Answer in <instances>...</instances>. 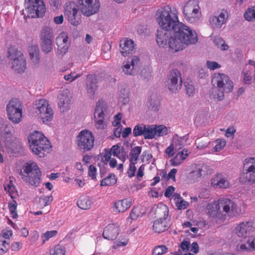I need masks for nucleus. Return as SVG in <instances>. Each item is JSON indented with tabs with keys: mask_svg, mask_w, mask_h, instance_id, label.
<instances>
[{
	"mask_svg": "<svg viewBox=\"0 0 255 255\" xmlns=\"http://www.w3.org/2000/svg\"><path fill=\"white\" fill-rule=\"evenodd\" d=\"M9 247V242H6L0 238V254H4L7 252Z\"/></svg>",
	"mask_w": 255,
	"mask_h": 255,
	"instance_id": "obj_45",
	"label": "nucleus"
},
{
	"mask_svg": "<svg viewBox=\"0 0 255 255\" xmlns=\"http://www.w3.org/2000/svg\"><path fill=\"white\" fill-rule=\"evenodd\" d=\"M249 248L250 247L247 244H242L237 246V250L238 252H251Z\"/></svg>",
	"mask_w": 255,
	"mask_h": 255,
	"instance_id": "obj_57",
	"label": "nucleus"
},
{
	"mask_svg": "<svg viewBox=\"0 0 255 255\" xmlns=\"http://www.w3.org/2000/svg\"><path fill=\"white\" fill-rule=\"evenodd\" d=\"M65 16L71 24L77 26L81 22V14H78V7L75 2L70 1L65 4Z\"/></svg>",
	"mask_w": 255,
	"mask_h": 255,
	"instance_id": "obj_14",
	"label": "nucleus"
},
{
	"mask_svg": "<svg viewBox=\"0 0 255 255\" xmlns=\"http://www.w3.org/2000/svg\"><path fill=\"white\" fill-rule=\"evenodd\" d=\"M128 239H124V241H116L114 242L113 249H117L122 246H126L128 245Z\"/></svg>",
	"mask_w": 255,
	"mask_h": 255,
	"instance_id": "obj_54",
	"label": "nucleus"
},
{
	"mask_svg": "<svg viewBox=\"0 0 255 255\" xmlns=\"http://www.w3.org/2000/svg\"><path fill=\"white\" fill-rule=\"evenodd\" d=\"M148 109L150 110L156 112L159 110V102L155 97H151L149 101Z\"/></svg>",
	"mask_w": 255,
	"mask_h": 255,
	"instance_id": "obj_41",
	"label": "nucleus"
},
{
	"mask_svg": "<svg viewBox=\"0 0 255 255\" xmlns=\"http://www.w3.org/2000/svg\"><path fill=\"white\" fill-rule=\"evenodd\" d=\"M77 204L80 208L83 210H87L91 207L92 201L89 197L82 196L79 198Z\"/></svg>",
	"mask_w": 255,
	"mask_h": 255,
	"instance_id": "obj_34",
	"label": "nucleus"
},
{
	"mask_svg": "<svg viewBox=\"0 0 255 255\" xmlns=\"http://www.w3.org/2000/svg\"><path fill=\"white\" fill-rule=\"evenodd\" d=\"M117 182V179L114 174H110L106 178H104L101 182L100 185L103 186H111L115 184Z\"/></svg>",
	"mask_w": 255,
	"mask_h": 255,
	"instance_id": "obj_36",
	"label": "nucleus"
},
{
	"mask_svg": "<svg viewBox=\"0 0 255 255\" xmlns=\"http://www.w3.org/2000/svg\"><path fill=\"white\" fill-rule=\"evenodd\" d=\"M68 36L65 35L59 36L57 39L58 51L63 54H65L69 48V43L68 42Z\"/></svg>",
	"mask_w": 255,
	"mask_h": 255,
	"instance_id": "obj_27",
	"label": "nucleus"
},
{
	"mask_svg": "<svg viewBox=\"0 0 255 255\" xmlns=\"http://www.w3.org/2000/svg\"><path fill=\"white\" fill-rule=\"evenodd\" d=\"M96 168L93 165H91L89 168V175L93 179L96 178Z\"/></svg>",
	"mask_w": 255,
	"mask_h": 255,
	"instance_id": "obj_59",
	"label": "nucleus"
},
{
	"mask_svg": "<svg viewBox=\"0 0 255 255\" xmlns=\"http://www.w3.org/2000/svg\"><path fill=\"white\" fill-rule=\"evenodd\" d=\"M141 151V147L135 146L131 148L129 153L130 159L129 161H133L137 162L139 156Z\"/></svg>",
	"mask_w": 255,
	"mask_h": 255,
	"instance_id": "obj_35",
	"label": "nucleus"
},
{
	"mask_svg": "<svg viewBox=\"0 0 255 255\" xmlns=\"http://www.w3.org/2000/svg\"><path fill=\"white\" fill-rule=\"evenodd\" d=\"M244 162L239 181L246 185H252L255 183V157L247 158Z\"/></svg>",
	"mask_w": 255,
	"mask_h": 255,
	"instance_id": "obj_7",
	"label": "nucleus"
},
{
	"mask_svg": "<svg viewBox=\"0 0 255 255\" xmlns=\"http://www.w3.org/2000/svg\"><path fill=\"white\" fill-rule=\"evenodd\" d=\"M212 83L213 87L209 92V97L215 102L222 101L225 97V93L232 92L234 87L233 83L230 78L223 73L214 74Z\"/></svg>",
	"mask_w": 255,
	"mask_h": 255,
	"instance_id": "obj_2",
	"label": "nucleus"
},
{
	"mask_svg": "<svg viewBox=\"0 0 255 255\" xmlns=\"http://www.w3.org/2000/svg\"><path fill=\"white\" fill-rule=\"evenodd\" d=\"M187 156V150L185 151V149H183L182 151L179 152L174 158L170 160L171 164L174 166L180 165Z\"/></svg>",
	"mask_w": 255,
	"mask_h": 255,
	"instance_id": "obj_33",
	"label": "nucleus"
},
{
	"mask_svg": "<svg viewBox=\"0 0 255 255\" xmlns=\"http://www.w3.org/2000/svg\"><path fill=\"white\" fill-rule=\"evenodd\" d=\"M139 212L137 208H133L130 213L129 217L131 220H136L139 216Z\"/></svg>",
	"mask_w": 255,
	"mask_h": 255,
	"instance_id": "obj_61",
	"label": "nucleus"
},
{
	"mask_svg": "<svg viewBox=\"0 0 255 255\" xmlns=\"http://www.w3.org/2000/svg\"><path fill=\"white\" fill-rule=\"evenodd\" d=\"M185 90L186 94L189 96H192L195 92V89L192 84L190 83H185Z\"/></svg>",
	"mask_w": 255,
	"mask_h": 255,
	"instance_id": "obj_53",
	"label": "nucleus"
},
{
	"mask_svg": "<svg viewBox=\"0 0 255 255\" xmlns=\"http://www.w3.org/2000/svg\"><path fill=\"white\" fill-rule=\"evenodd\" d=\"M207 67L212 70H214L216 69L219 68L221 66L215 61H211L208 60L206 62Z\"/></svg>",
	"mask_w": 255,
	"mask_h": 255,
	"instance_id": "obj_52",
	"label": "nucleus"
},
{
	"mask_svg": "<svg viewBox=\"0 0 255 255\" xmlns=\"http://www.w3.org/2000/svg\"><path fill=\"white\" fill-rule=\"evenodd\" d=\"M22 169L20 175L23 181L31 186L38 187L41 182V172L36 163L30 161L27 162Z\"/></svg>",
	"mask_w": 255,
	"mask_h": 255,
	"instance_id": "obj_6",
	"label": "nucleus"
},
{
	"mask_svg": "<svg viewBox=\"0 0 255 255\" xmlns=\"http://www.w3.org/2000/svg\"><path fill=\"white\" fill-rule=\"evenodd\" d=\"M176 205L178 209L181 210L187 208L189 206V204L182 198L180 200L176 201Z\"/></svg>",
	"mask_w": 255,
	"mask_h": 255,
	"instance_id": "obj_51",
	"label": "nucleus"
},
{
	"mask_svg": "<svg viewBox=\"0 0 255 255\" xmlns=\"http://www.w3.org/2000/svg\"><path fill=\"white\" fill-rule=\"evenodd\" d=\"M28 140L32 152L40 157H44V152L51 147L49 141L39 131H35L30 134Z\"/></svg>",
	"mask_w": 255,
	"mask_h": 255,
	"instance_id": "obj_5",
	"label": "nucleus"
},
{
	"mask_svg": "<svg viewBox=\"0 0 255 255\" xmlns=\"http://www.w3.org/2000/svg\"><path fill=\"white\" fill-rule=\"evenodd\" d=\"M53 200L52 196H44L39 198V204L41 206L45 207L49 204Z\"/></svg>",
	"mask_w": 255,
	"mask_h": 255,
	"instance_id": "obj_48",
	"label": "nucleus"
},
{
	"mask_svg": "<svg viewBox=\"0 0 255 255\" xmlns=\"http://www.w3.org/2000/svg\"><path fill=\"white\" fill-rule=\"evenodd\" d=\"M16 207L17 203L15 200H12L8 203V208L13 218H16L17 217V214L16 212Z\"/></svg>",
	"mask_w": 255,
	"mask_h": 255,
	"instance_id": "obj_46",
	"label": "nucleus"
},
{
	"mask_svg": "<svg viewBox=\"0 0 255 255\" xmlns=\"http://www.w3.org/2000/svg\"><path fill=\"white\" fill-rule=\"evenodd\" d=\"M207 214L211 217L221 218L220 209L222 208L224 212L228 213L230 216H237L241 214L236 204L229 199H225L224 202L219 203H213L207 206Z\"/></svg>",
	"mask_w": 255,
	"mask_h": 255,
	"instance_id": "obj_4",
	"label": "nucleus"
},
{
	"mask_svg": "<svg viewBox=\"0 0 255 255\" xmlns=\"http://www.w3.org/2000/svg\"><path fill=\"white\" fill-rule=\"evenodd\" d=\"M57 233V231H55V230L51 231H47L44 234L45 239L43 240V243H44L45 242V241L48 240L50 238H52V237L55 236Z\"/></svg>",
	"mask_w": 255,
	"mask_h": 255,
	"instance_id": "obj_58",
	"label": "nucleus"
},
{
	"mask_svg": "<svg viewBox=\"0 0 255 255\" xmlns=\"http://www.w3.org/2000/svg\"><path fill=\"white\" fill-rule=\"evenodd\" d=\"M82 13L90 16L99 12L100 3L99 0H78Z\"/></svg>",
	"mask_w": 255,
	"mask_h": 255,
	"instance_id": "obj_16",
	"label": "nucleus"
},
{
	"mask_svg": "<svg viewBox=\"0 0 255 255\" xmlns=\"http://www.w3.org/2000/svg\"><path fill=\"white\" fill-rule=\"evenodd\" d=\"M187 139L186 135L179 137L177 134H175L172 137L171 143L175 149V151H177L181 149L185 145Z\"/></svg>",
	"mask_w": 255,
	"mask_h": 255,
	"instance_id": "obj_26",
	"label": "nucleus"
},
{
	"mask_svg": "<svg viewBox=\"0 0 255 255\" xmlns=\"http://www.w3.org/2000/svg\"><path fill=\"white\" fill-rule=\"evenodd\" d=\"M105 109L106 105L105 102L101 100L98 101L96 105L94 117L97 128L99 129L105 128L104 112Z\"/></svg>",
	"mask_w": 255,
	"mask_h": 255,
	"instance_id": "obj_18",
	"label": "nucleus"
},
{
	"mask_svg": "<svg viewBox=\"0 0 255 255\" xmlns=\"http://www.w3.org/2000/svg\"><path fill=\"white\" fill-rule=\"evenodd\" d=\"M243 81L247 85H251L252 84V73L249 70L243 72Z\"/></svg>",
	"mask_w": 255,
	"mask_h": 255,
	"instance_id": "obj_47",
	"label": "nucleus"
},
{
	"mask_svg": "<svg viewBox=\"0 0 255 255\" xmlns=\"http://www.w3.org/2000/svg\"><path fill=\"white\" fill-rule=\"evenodd\" d=\"M86 81L87 94L90 98H93L98 87L96 77L93 75H88Z\"/></svg>",
	"mask_w": 255,
	"mask_h": 255,
	"instance_id": "obj_24",
	"label": "nucleus"
},
{
	"mask_svg": "<svg viewBox=\"0 0 255 255\" xmlns=\"http://www.w3.org/2000/svg\"><path fill=\"white\" fill-rule=\"evenodd\" d=\"M122 69L124 73L127 75H134L137 73L135 69L129 64V61L124 62Z\"/></svg>",
	"mask_w": 255,
	"mask_h": 255,
	"instance_id": "obj_38",
	"label": "nucleus"
},
{
	"mask_svg": "<svg viewBox=\"0 0 255 255\" xmlns=\"http://www.w3.org/2000/svg\"><path fill=\"white\" fill-rule=\"evenodd\" d=\"M65 252L64 248L59 245L55 246L50 250L51 255H65Z\"/></svg>",
	"mask_w": 255,
	"mask_h": 255,
	"instance_id": "obj_43",
	"label": "nucleus"
},
{
	"mask_svg": "<svg viewBox=\"0 0 255 255\" xmlns=\"http://www.w3.org/2000/svg\"><path fill=\"white\" fill-rule=\"evenodd\" d=\"M120 233L119 227L114 224H109L104 229L103 237L108 240H115Z\"/></svg>",
	"mask_w": 255,
	"mask_h": 255,
	"instance_id": "obj_25",
	"label": "nucleus"
},
{
	"mask_svg": "<svg viewBox=\"0 0 255 255\" xmlns=\"http://www.w3.org/2000/svg\"><path fill=\"white\" fill-rule=\"evenodd\" d=\"M140 60L137 56H133L131 58V61L129 62V64L131 65V67H133L137 73L138 71V67L139 65Z\"/></svg>",
	"mask_w": 255,
	"mask_h": 255,
	"instance_id": "obj_50",
	"label": "nucleus"
},
{
	"mask_svg": "<svg viewBox=\"0 0 255 255\" xmlns=\"http://www.w3.org/2000/svg\"><path fill=\"white\" fill-rule=\"evenodd\" d=\"M247 244L250 247L251 252L255 251V238L253 237H249L247 241Z\"/></svg>",
	"mask_w": 255,
	"mask_h": 255,
	"instance_id": "obj_55",
	"label": "nucleus"
},
{
	"mask_svg": "<svg viewBox=\"0 0 255 255\" xmlns=\"http://www.w3.org/2000/svg\"><path fill=\"white\" fill-rule=\"evenodd\" d=\"M145 129V125L140 124L134 127L133 130V134L134 136H138L144 135V131Z\"/></svg>",
	"mask_w": 255,
	"mask_h": 255,
	"instance_id": "obj_42",
	"label": "nucleus"
},
{
	"mask_svg": "<svg viewBox=\"0 0 255 255\" xmlns=\"http://www.w3.org/2000/svg\"><path fill=\"white\" fill-rule=\"evenodd\" d=\"M182 80L181 74L177 69L170 70L167 76L166 87L172 93H176L180 89Z\"/></svg>",
	"mask_w": 255,
	"mask_h": 255,
	"instance_id": "obj_15",
	"label": "nucleus"
},
{
	"mask_svg": "<svg viewBox=\"0 0 255 255\" xmlns=\"http://www.w3.org/2000/svg\"><path fill=\"white\" fill-rule=\"evenodd\" d=\"M8 52L9 57L13 59L11 68L17 73L23 72L26 68V63L22 52L13 47L9 48Z\"/></svg>",
	"mask_w": 255,
	"mask_h": 255,
	"instance_id": "obj_9",
	"label": "nucleus"
},
{
	"mask_svg": "<svg viewBox=\"0 0 255 255\" xmlns=\"http://www.w3.org/2000/svg\"><path fill=\"white\" fill-rule=\"evenodd\" d=\"M129 89L128 88L122 89L119 93L118 103L121 106L126 105L129 101Z\"/></svg>",
	"mask_w": 255,
	"mask_h": 255,
	"instance_id": "obj_29",
	"label": "nucleus"
},
{
	"mask_svg": "<svg viewBox=\"0 0 255 255\" xmlns=\"http://www.w3.org/2000/svg\"><path fill=\"white\" fill-rule=\"evenodd\" d=\"M190 242L186 241H183L180 244V248L184 252H187L190 247Z\"/></svg>",
	"mask_w": 255,
	"mask_h": 255,
	"instance_id": "obj_60",
	"label": "nucleus"
},
{
	"mask_svg": "<svg viewBox=\"0 0 255 255\" xmlns=\"http://www.w3.org/2000/svg\"><path fill=\"white\" fill-rule=\"evenodd\" d=\"M154 128L155 136H164L166 135L168 133L167 128L163 125H159L158 126L154 125Z\"/></svg>",
	"mask_w": 255,
	"mask_h": 255,
	"instance_id": "obj_39",
	"label": "nucleus"
},
{
	"mask_svg": "<svg viewBox=\"0 0 255 255\" xmlns=\"http://www.w3.org/2000/svg\"><path fill=\"white\" fill-rule=\"evenodd\" d=\"M12 127L3 119H0V136L7 142L12 141Z\"/></svg>",
	"mask_w": 255,
	"mask_h": 255,
	"instance_id": "obj_21",
	"label": "nucleus"
},
{
	"mask_svg": "<svg viewBox=\"0 0 255 255\" xmlns=\"http://www.w3.org/2000/svg\"><path fill=\"white\" fill-rule=\"evenodd\" d=\"M185 18L191 23L198 20L201 16L199 6L197 0H190L185 4L183 8Z\"/></svg>",
	"mask_w": 255,
	"mask_h": 255,
	"instance_id": "obj_13",
	"label": "nucleus"
},
{
	"mask_svg": "<svg viewBox=\"0 0 255 255\" xmlns=\"http://www.w3.org/2000/svg\"><path fill=\"white\" fill-rule=\"evenodd\" d=\"M244 17L249 21L255 19V6L248 8L244 13Z\"/></svg>",
	"mask_w": 255,
	"mask_h": 255,
	"instance_id": "obj_40",
	"label": "nucleus"
},
{
	"mask_svg": "<svg viewBox=\"0 0 255 255\" xmlns=\"http://www.w3.org/2000/svg\"><path fill=\"white\" fill-rule=\"evenodd\" d=\"M30 58L35 66H37L39 61V51L38 46L36 45H32L28 48Z\"/></svg>",
	"mask_w": 255,
	"mask_h": 255,
	"instance_id": "obj_28",
	"label": "nucleus"
},
{
	"mask_svg": "<svg viewBox=\"0 0 255 255\" xmlns=\"http://www.w3.org/2000/svg\"><path fill=\"white\" fill-rule=\"evenodd\" d=\"M187 38L189 39L188 41H181V48L178 49H175L170 46V41H174L175 32L173 29L166 30L161 28L157 30L156 33V42L158 45L160 47H164L168 44L169 48L173 52H177L183 50L186 46L190 44H194L198 42L197 34L196 32H191L190 35H187Z\"/></svg>",
	"mask_w": 255,
	"mask_h": 255,
	"instance_id": "obj_3",
	"label": "nucleus"
},
{
	"mask_svg": "<svg viewBox=\"0 0 255 255\" xmlns=\"http://www.w3.org/2000/svg\"><path fill=\"white\" fill-rule=\"evenodd\" d=\"M53 30L48 26L43 28L41 32V47L43 52L48 54L52 50Z\"/></svg>",
	"mask_w": 255,
	"mask_h": 255,
	"instance_id": "obj_17",
	"label": "nucleus"
},
{
	"mask_svg": "<svg viewBox=\"0 0 255 255\" xmlns=\"http://www.w3.org/2000/svg\"><path fill=\"white\" fill-rule=\"evenodd\" d=\"M25 11L29 17H42L45 10V5L42 0H25Z\"/></svg>",
	"mask_w": 255,
	"mask_h": 255,
	"instance_id": "obj_8",
	"label": "nucleus"
},
{
	"mask_svg": "<svg viewBox=\"0 0 255 255\" xmlns=\"http://www.w3.org/2000/svg\"><path fill=\"white\" fill-rule=\"evenodd\" d=\"M120 147L118 145H115L112 146L110 152H111V154L115 156H118V154L120 152Z\"/></svg>",
	"mask_w": 255,
	"mask_h": 255,
	"instance_id": "obj_63",
	"label": "nucleus"
},
{
	"mask_svg": "<svg viewBox=\"0 0 255 255\" xmlns=\"http://www.w3.org/2000/svg\"><path fill=\"white\" fill-rule=\"evenodd\" d=\"M156 20L161 28L166 30L173 29L175 32L174 41H170V46L173 49L181 48L182 41H188L187 35H190L193 31L189 27L180 22L178 20L177 11L172 10L168 5L161 7L156 12Z\"/></svg>",
	"mask_w": 255,
	"mask_h": 255,
	"instance_id": "obj_1",
	"label": "nucleus"
},
{
	"mask_svg": "<svg viewBox=\"0 0 255 255\" xmlns=\"http://www.w3.org/2000/svg\"><path fill=\"white\" fill-rule=\"evenodd\" d=\"M131 205V202L127 199L119 200L115 203V208L118 212H124Z\"/></svg>",
	"mask_w": 255,
	"mask_h": 255,
	"instance_id": "obj_30",
	"label": "nucleus"
},
{
	"mask_svg": "<svg viewBox=\"0 0 255 255\" xmlns=\"http://www.w3.org/2000/svg\"><path fill=\"white\" fill-rule=\"evenodd\" d=\"M226 142L224 140H220L218 143L214 147L215 152L219 151L222 150L226 145Z\"/></svg>",
	"mask_w": 255,
	"mask_h": 255,
	"instance_id": "obj_56",
	"label": "nucleus"
},
{
	"mask_svg": "<svg viewBox=\"0 0 255 255\" xmlns=\"http://www.w3.org/2000/svg\"><path fill=\"white\" fill-rule=\"evenodd\" d=\"M95 137L87 129L82 130L77 137V146L83 152L91 150L94 147Z\"/></svg>",
	"mask_w": 255,
	"mask_h": 255,
	"instance_id": "obj_11",
	"label": "nucleus"
},
{
	"mask_svg": "<svg viewBox=\"0 0 255 255\" xmlns=\"http://www.w3.org/2000/svg\"><path fill=\"white\" fill-rule=\"evenodd\" d=\"M174 190L175 188L173 186H168L165 191L164 196L166 197H170L172 194V193L174 192Z\"/></svg>",
	"mask_w": 255,
	"mask_h": 255,
	"instance_id": "obj_62",
	"label": "nucleus"
},
{
	"mask_svg": "<svg viewBox=\"0 0 255 255\" xmlns=\"http://www.w3.org/2000/svg\"><path fill=\"white\" fill-rule=\"evenodd\" d=\"M236 131V130L234 127H230L227 129L225 135L228 137H231L234 135Z\"/></svg>",
	"mask_w": 255,
	"mask_h": 255,
	"instance_id": "obj_64",
	"label": "nucleus"
},
{
	"mask_svg": "<svg viewBox=\"0 0 255 255\" xmlns=\"http://www.w3.org/2000/svg\"><path fill=\"white\" fill-rule=\"evenodd\" d=\"M211 184L214 187L226 188L229 186V182L225 178H221L220 175H217L211 180Z\"/></svg>",
	"mask_w": 255,
	"mask_h": 255,
	"instance_id": "obj_31",
	"label": "nucleus"
},
{
	"mask_svg": "<svg viewBox=\"0 0 255 255\" xmlns=\"http://www.w3.org/2000/svg\"><path fill=\"white\" fill-rule=\"evenodd\" d=\"M154 125L145 126L143 136L145 139H152L155 137Z\"/></svg>",
	"mask_w": 255,
	"mask_h": 255,
	"instance_id": "obj_37",
	"label": "nucleus"
},
{
	"mask_svg": "<svg viewBox=\"0 0 255 255\" xmlns=\"http://www.w3.org/2000/svg\"><path fill=\"white\" fill-rule=\"evenodd\" d=\"M255 229V222L253 221L243 222L236 228V232L241 238H247Z\"/></svg>",
	"mask_w": 255,
	"mask_h": 255,
	"instance_id": "obj_19",
	"label": "nucleus"
},
{
	"mask_svg": "<svg viewBox=\"0 0 255 255\" xmlns=\"http://www.w3.org/2000/svg\"><path fill=\"white\" fill-rule=\"evenodd\" d=\"M163 210V217L158 219L154 222L153 230L155 233H160L165 231L168 229V225L165 222V220L168 214V209L166 206H165Z\"/></svg>",
	"mask_w": 255,
	"mask_h": 255,
	"instance_id": "obj_22",
	"label": "nucleus"
},
{
	"mask_svg": "<svg viewBox=\"0 0 255 255\" xmlns=\"http://www.w3.org/2000/svg\"><path fill=\"white\" fill-rule=\"evenodd\" d=\"M129 167L127 173L128 177L131 178L135 175V172L136 170L135 164L136 163V162L133 161H129Z\"/></svg>",
	"mask_w": 255,
	"mask_h": 255,
	"instance_id": "obj_49",
	"label": "nucleus"
},
{
	"mask_svg": "<svg viewBox=\"0 0 255 255\" xmlns=\"http://www.w3.org/2000/svg\"><path fill=\"white\" fill-rule=\"evenodd\" d=\"M120 47L121 54L124 57L132 54L135 51L134 41L128 38L121 40Z\"/></svg>",
	"mask_w": 255,
	"mask_h": 255,
	"instance_id": "obj_23",
	"label": "nucleus"
},
{
	"mask_svg": "<svg viewBox=\"0 0 255 255\" xmlns=\"http://www.w3.org/2000/svg\"><path fill=\"white\" fill-rule=\"evenodd\" d=\"M70 98L65 94L60 95L59 98L58 105L63 112L66 111L70 108Z\"/></svg>",
	"mask_w": 255,
	"mask_h": 255,
	"instance_id": "obj_32",
	"label": "nucleus"
},
{
	"mask_svg": "<svg viewBox=\"0 0 255 255\" xmlns=\"http://www.w3.org/2000/svg\"><path fill=\"white\" fill-rule=\"evenodd\" d=\"M228 17L227 11L222 9L218 16H213L210 19V24L214 29H220L225 24Z\"/></svg>",
	"mask_w": 255,
	"mask_h": 255,
	"instance_id": "obj_20",
	"label": "nucleus"
},
{
	"mask_svg": "<svg viewBox=\"0 0 255 255\" xmlns=\"http://www.w3.org/2000/svg\"><path fill=\"white\" fill-rule=\"evenodd\" d=\"M167 248L164 245L155 247L152 251L153 255H161L165 254L167 251Z\"/></svg>",
	"mask_w": 255,
	"mask_h": 255,
	"instance_id": "obj_44",
	"label": "nucleus"
},
{
	"mask_svg": "<svg viewBox=\"0 0 255 255\" xmlns=\"http://www.w3.org/2000/svg\"><path fill=\"white\" fill-rule=\"evenodd\" d=\"M6 111L8 119L12 123L18 124L21 121L22 108L18 99H11L7 105Z\"/></svg>",
	"mask_w": 255,
	"mask_h": 255,
	"instance_id": "obj_12",
	"label": "nucleus"
},
{
	"mask_svg": "<svg viewBox=\"0 0 255 255\" xmlns=\"http://www.w3.org/2000/svg\"><path fill=\"white\" fill-rule=\"evenodd\" d=\"M35 112L43 123L51 121L53 117V111L49 106L47 101L40 99L36 102Z\"/></svg>",
	"mask_w": 255,
	"mask_h": 255,
	"instance_id": "obj_10",
	"label": "nucleus"
}]
</instances>
